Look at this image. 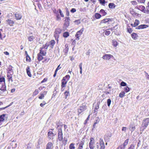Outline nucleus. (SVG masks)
I'll return each mask as SVG.
<instances>
[{
    "label": "nucleus",
    "mask_w": 149,
    "mask_h": 149,
    "mask_svg": "<svg viewBox=\"0 0 149 149\" xmlns=\"http://www.w3.org/2000/svg\"><path fill=\"white\" fill-rule=\"evenodd\" d=\"M100 104V102H97V106H96L95 108L94 109V112L95 113H97V111H96L97 110V109L99 108V105Z\"/></svg>",
    "instance_id": "obj_23"
},
{
    "label": "nucleus",
    "mask_w": 149,
    "mask_h": 149,
    "mask_svg": "<svg viewBox=\"0 0 149 149\" xmlns=\"http://www.w3.org/2000/svg\"><path fill=\"white\" fill-rule=\"evenodd\" d=\"M113 57V56L109 54H106L103 55L102 57L103 59L106 60H109L111 58Z\"/></svg>",
    "instance_id": "obj_11"
},
{
    "label": "nucleus",
    "mask_w": 149,
    "mask_h": 149,
    "mask_svg": "<svg viewBox=\"0 0 149 149\" xmlns=\"http://www.w3.org/2000/svg\"><path fill=\"white\" fill-rule=\"evenodd\" d=\"M100 13L103 16H105L107 14L106 12L103 9H101L100 11Z\"/></svg>",
    "instance_id": "obj_38"
},
{
    "label": "nucleus",
    "mask_w": 149,
    "mask_h": 149,
    "mask_svg": "<svg viewBox=\"0 0 149 149\" xmlns=\"http://www.w3.org/2000/svg\"><path fill=\"white\" fill-rule=\"evenodd\" d=\"M1 83V84H5V79L3 77H1L0 75V84Z\"/></svg>",
    "instance_id": "obj_29"
},
{
    "label": "nucleus",
    "mask_w": 149,
    "mask_h": 149,
    "mask_svg": "<svg viewBox=\"0 0 149 149\" xmlns=\"http://www.w3.org/2000/svg\"><path fill=\"white\" fill-rule=\"evenodd\" d=\"M129 139H127L124 142L123 144L119 145L116 149H125L126 146L128 144Z\"/></svg>",
    "instance_id": "obj_3"
},
{
    "label": "nucleus",
    "mask_w": 149,
    "mask_h": 149,
    "mask_svg": "<svg viewBox=\"0 0 149 149\" xmlns=\"http://www.w3.org/2000/svg\"><path fill=\"white\" fill-rule=\"evenodd\" d=\"M87 108V107L86 105H82L79 107L78 109V115H79L81 113L84 111Z\"/></svg>",
    "instance_id": "obj_8"
},
{
    "label": "nucleus",
    "mask_w": 149,
    "mask_h": 149,
    "mask_svg": "<svg viewBox=\"0 0 149 149\" xmlns=\"http://www.w3.org/2000/svg\"><path fill=\"white\" fill-rule=\"evenodd\" d=\"M15 17L17 20H19L21 19L22 15L20 14L16 13L15 14Z\"/></svg>",
    "instance_id": "obj_15"
},
{
    "label": "nucleus",
    "mask_w": 149,
    "mask_h": 149,
    "mask_svg": "<svg viewBox=\"0 0 149 149\" xmlns=\"http://www.w3.org/2000/svg\"><path fill=\"white\" fill-rule=\"evenodd\" d=\"M137 9L144 12V13H146L145 8L144 6H140L139 8H137Z\"/></svg>",
    "instance_id": "obj_20"
},
{
    "label": "nucleus",
    "mask_w": 149,
    "mask_h": 149,
    "mask_svg": "<svg viewBox=\"0 0 149 149\" xmlns=\"http://www.w3.org/2000/svg\"><path fill=\"white\" fill-rule=\"evenodd\" d=\"M7 77L9 80H11L12 82L13 81L12 74H8L7 75Z\"/></svg>",
    "instance_id": "obj_37"
},
{
    "label": "nucleus",
    "mask_w": 149,
    "mask_h": 149,
    "mask_svg": "<svg viewBox=\"0 0 149 149\" xmlns=\"http://www.w3.org/2000/svg\"><path fill=\"white\" fill-rule=\"evenodd\" d=\"M6 90V86L4 84H0V94Z\"/></svg>",
    "instance_id": "obj_7"
},
{
    "label": "nucleus",
    "mask_w": 149,
    "mask_h": 149,
    "mask_svg": "<svg viewBox=\"0 0 149 149\" xmlns=\"http://www.w3.org/2000/svg\"><path fill=\"white\" fill-rule=\"evenodd\" d=\"M132 38L134 39H136L138 37L137 34L135 33H133L131 34Z\"/></svg>",
    "instance_id": "obj_28"
},
{
    "label": "nucleus",
    "mask_w": 149,
    "mask_h": 149,
    "mask_svg": "<svg viewBox=\"0 0 149 149\" xmlns=\"http://www.w3.org/2000/svg\"><path fill=\"white\" fill-rule=\"evenodd\" d=\"M149 123V118H147L143 120L142 124V126L145 129L148 125Z\"/></svg>",
    "instance_id": "obj_10"
},
{
    "label": "nucleus",
    "mask_w": 149,
    "mask_h": 149,
    "mask_svg": "<svg viewBox=\"0 0 149 149\" xmlns=\"http://www.w3.org/2000/svg\"><path fill=\"white\" fill-rule=\"evenodd\" d=\"M111 103V100L110 99H108L107 100V103L108 106L109 107Z\"/></svg>",
    "instance_id": "obj_46"
},
{
    "label": "nucleus",
    "mask_w": 149,
    "mask_h": 149,
    "mask_svg": "<svg viewBox=\"0 0 149 149\" xmlns=\"http://www.w3.org/2000/svg\"><path fill=\"white\" fill-rule=\"evenodd\" d=\"M68 80L65 79V78H63L61 81V87H64L66 86V84H67Z\"/></svg>",
    "instance_id": "obj_12"
},
{
    "label": "nucleus",
    "mask_w": 149,
    "mask_h": 149,
    "mask_svg": "<svg viewBox=\"0 0 149 149\" xmlns=\"http://www.w3.org/2000/svg\"><path fill=\"white\" fill-rule=\"evenodd\" d=\"M76 39L74 40L72 43V45L74 47L75 46L76 43Z\"/></svg>",
    "instance_id": "obj_55"
},
{
    "label": "nucleus",
    "mask_w": 149,
    "mask_h": 149,
    "mask_svg": "<svg viewBox=\"0 0 149 149\" xmlns=\"http://www.w3.org/2000/svg\"><path fill=\"white\" fill-rule=\"evenodd\" d=\"M47 5L48 7H50L51 6L52 4V3L49 0L47 1Z\"/></svg>",
    "instance_id": "obj_42"
},
{
    "label": "nucleus",
    "mask_w": 149,
    "mask_h": 149,
    "mask_svg": "<svg viewBox=\"0 0 149 149\" xmlns=\"http://www.w3.org/2000/svg\"><path fill=\"white\" fill-rule=\"evenodd\" d=\"M95 18L97 19H99L101 17V15L98 13H96L95 15Z\"/></svg>",
    "instance_id": "obj_34"
},
{
    "label": "nucleus",
    "mask_w": 149,
    "mask_h": 149,
    "mask_svg": "<svg viewBox=\"0 0 149 149\" xmlns=\"http://www.w3.org/2000/svg\"><path fill=\"white\" fill-rule=\"evenodd\" d=\"M148 27V26L146 24L141 25L136 28V29H141L146 28Z\"/></svg>",
    "instance_id": "obj_13"
},
{
    "label": "nucleus",
    "mask_w": 149,
    "mask_h": 149,
    "mask_svg": "<svg viewBox=\"0 0 149 149\" xmlns=\"http://www.w3.org/2000/svg\"><path fill=\"white\" fill-rule=\"evenodd\" d=\"M70 149H75L74 144L73 143H71L69 146Z\"/></svg>",
    "instance_id": "obj_43"
},
{
    "label": "nucleus",
    "mask_w": 149,
    "mask_h": 149,
    "mask_svg": "<svg viewBox=\"0 0 149 149\" xmlns=\"http://www.w3.org/2000/svg\"><path fill=\"white\" fill-rule=\"evenodd\" d=\"M129 129L132 132L135 129V126L133 124L131 123L129 125Z\"/></svg>",
    "instance_id": "obj_16"
},
{
    "label": "nucleus",
    "mask_w": 149,
    "mask_h": 149,
    "mask_svg": "<svg viewBox=\"0 0 149 149\" xmlns=\"http://www.w3.org/2000/svg\"><path fill=\"white\" fill-rule=\"evenodd\" d=\"M66 15L67 16H69V12L68 10V8H66Z\"/></svg>",
    "instance_id": "obj_57"
},
{
    "label": "nucleus",
    "mask_w": 149,
    "mask_h": 149,
    "mask_svg": "<svg viewBox=\"0 0 149 149\" xmlns=\"http://www.w3.org/2000/svg\"><path fill=\"white\" fill-rule=\"evenodd\" d=\"M130 13L133 15H135L137 14L134 11V10L132 8L130 9Z\"/></svg>",
    "instance_id": "obj_27"
},
{
    "label": "nucleus",
    "mask_w": 149,
    "mask_h": 149,
    "mask_svg": "<svg viewBox=\"0 0 149 149\" xmlns=\"http://www.w3.org/2000/svg\"><path fill=\"white\" fill-rule=\"evenodd\" d=\"M84 141H81L79 145L83 147V146L84 144Z\"/></svg>",
    "instance_id": "obj_58"
},
{
    "label": "nucleus",
    "mask_w": 149,
    "mask_h": 149,
    "mask_svg": "<svg viewBox=\"0 0 149 149\" xmlns=\"http://www.w3.org/2000/svg\"><path fill=\"white\" fill-rule=\"evenodd\" d=\"M53 144L51 142L48 143L46 146V149H52V148Z\"/></svg>",
    "instance_id": "obj_19"
},
{
    "label": "nucleus",
    "mask_w": 149,
    "mask_h": 149,
    "mask_svg": "<svg viewBox=\"0 0 149 149\" xmlns=\"http://www.w3.org/2000/svg\"><path fill=\"white\" fill-rule=\"evenodd\" d=\"M64 94H65V98L66 99L68 96H70V94L69 91H66L64 93Z\"/></svg>",
    "instance_id": "obj_40"
},
{
    "label": "nucleus",
    "mask_w": 149,
    "mask_h": 149,
    "mask_svg": "<svg viewBox=\"0 0 149 149\" xmlns=\"http://www.w3.org/2000/svg\"><path fill=\"white\" fill-rule=\"evenodd\" d=\"M49 44V46L52 49L53 47L55 44V41L54 40H51L48 43Z\"/></svg>",
    "instance_id": "obj_18"
},
{
    "label": "nucleus",
    "mask_w": 149,
    "mask_h": 149,
    "mask_svg": "<svg viewBox=\"0 0 149 149\" xmlns=\"http://www.w3.org/2000/svg\"><path fill=\"white\" fill-rule=\"evenodd\" d=\"M62 29L59 28H58L55 29L54 32V36L55 38V40L58 42V40L59 34L61 33Z\"/></svg>",
    "instance_id": "obj_1"
},
{
    "label": "nucleus",
    "mask_w": 149,
    "mask_h": 149,
    "mask_svg": "<svg viewBox=\"0 0 149 149\" xmlns=\"http://www.w3.org/2000/svg\"><path fill=\"white\" fill-rule=\"evenodd\" d=\"M96 148L97 149H104L105 146L104 143L102 139L100 138V143H96Z\"/></svg>",
    "instance_id": "obj_2"
},
{
    "label": "nucleus",
    "mask_w": 149,
    "mask_h": 149,
    "mask_svg": "<svg viewBox=\"0 0 149 149\" xmlns=\"http://www.w3.org/2000/svg\"><path fill=\"white\" fill-rule=\"evenodd\" d=\"M54 135V134L52 131H49L48 133V136L49 139H53Z\"/></svg>",
    "instance_id": "obj_14"
},
{
    "label": "nucleus",
    "mask_w": 149,
    "mask_h": 149,
    "mask_svg": "<svg viewBox=\"0 0 149 149\" xmlns=\"http://www.w3.org/2000/svg\"><path fill=\"white\" fill-rule=\"evenodd\" d=\"M33 147V145L29 143L28 144L26 149H31Z\"/></svg>",
    "instance_id": "obj_45"
},
{
    "label": "nucleus",
    "mask_w": 149,
    "mask_h": 149,
    "mask_svg": "<svg viewBox=\"0 0 149 149\" xmlns=\"http://www.w3.org/2000/svg\"><path fill=\"white\" fill-rule=\"evenodd\" d=\"M7 23L10 25V26L13 25V24H14V22L10 19H8L6 20Z\"/></svg>",
    "instance_id": "obj_21"
},
{
    "label": "nucleus",
    "mask_w": 149,
    "mask_h": 149,
    "mask_svg": "<svg viewBox=\"0 0 149 149\" xmlns=\"http://www.w3.org/2000/svg\"><path fill=\"white\" fill-rule=\"evenodd\" d=\"M46 104V102L43 101L42 102V103H41L40 104V105L41 107H43L45 104Z\"/></svg>",
    "instance_id": "obj_61"
},
{
    "label": "nucleus",
    "mask_w": 149,
    "mask_h": 149,
    "mask_svg": "<svg viewBox=\"0 0 149 149\" xmlns=\"http://www.w3.org/2000/svg\"><path fill=\"white\" fill-rule=\"evenodd\" d=\"M110 33V32L109 31H106L105 32V34L107 36L109 35Z\"/></svg>",
    "instance_id": "obj_59"
},
{
    "label": "nucleus",
    "mask_w": 149,
    "mask_h": 149,
    "mask_svg": "<svg viewBox=\"0 0 149 149\" xmlns=\"http://www.w3.org/2000/svg\"><path fill=\"white\" fill-rule=\"evenodd\" d=\"M58 137L59 141H61L63 139V133L62 129L60 128L59 129L58 133Z\"/></svg>",
    "instance_id": "obj_9"
},
{
    "label": "nucleus",
    "mask_w": 149,
    "mask_h": 149,
    "mask_svg": "<svg viewBox=\"0 0 149 149\" xmlns=\"http://www.w3.org/2000/svg\"><path fill=\"white\" fill-rule=\"evenodd\" d=\"M111 21V19L108 18V19H105L102 20H101V23H105L107 22H108L109 21Z\"/></svg>",
    "instance_id": "obj_25"
},
{
    "label": "nucleus",
    "mask_w": 149,
    "mask_h": 149,
    "mask_svg": "<svg viewBox=\"0 0 149 149\" xmlns=\"http://www.w3.org/2000/svg\"><path fill=\"white\" fill-rule=\"evenodd\" d=\"M111 136V134L110 133H109L107 134L104 136V138L105 139H106V137L108 138V139H109L110 138Z\"/></svg>",
    "instance_id": "obj_39"
},
{
    "label": "nucleus",
    "mask_w": 149,
    "mask_h": 149,
    "mask_svg": "<svg viewBox=\"0 0 149 149\" xmlns=\"http://www.w3.org/2000/svg\"><path fill=\"white\" fill-rule=\"evenodd\" d=\"M39 93V91L38 89H36L33 94V96H35L37 95Z\"/></svg>",
    "instance_id": "obj_41"
},
{
    "label": "nucleus",
    "mask_w": 149,
    "mask_h": 149,
    "mask_svg": "<svg viewBox=\"0 0 149 149\" xmlns=\"http://www.w3.org/2000/svg\"><path fill=\"white\" fill-rule=\"evenodd\" d=\"M70 77V76L69 75H66L65 77H63V78H65V79L66 80H68V81L69 80Z\"/></svg>",
    "instance_id": "obj_47"
},
{
    "label": "nucleus",
    "mask_w": 149,
    "mask_h": 149,
    "mask_svg": "<svg viewBox=\"0 0 149 149\" xmlns=\"http://www.w3.org/2000/svg\"><path fill=\"white\" fill-rule=\"evenodd\" d=\"M69 36V33L67 32H65L63 33V36L64 38H67Z\"/></svg>",
    "instance_id": "obj_32"
},
{
    "label": "nucleus",
    "mask_w": 149,
    "mask_h": 149,
    "mask_svg": "<svg viewBox=\"0 0 149 149\" xmlns=\"http://www.w3.org/2000/svg\"><path fill=\"white\" fill-rule=\"evenodd\" d=\"M31 60V58L30 57L28 56V54H27V55H26V61H30V60Z\"/></svg>",
    "instance_id": "obj_50"
},
{
    "label": "nucleus",
    "mask_w": 149,
    "mask_h": 149,
    "mask_svg": "<svg viewBox=\"0 0 149 149\" xmlns=\"http://www.w3.org/2000/svg\"><path fill=\"white\" fill-rule=\"evenodd\" d=\"M100 3L102 4L103 5L104 4L105 2V0H98Z\"/></svg>",
    "instance_id": "obj_53"
},
{
    "label": "nucleus",
    "mask_w": 149,
    "mask_h": 149,
    "mask_svg": "<svg viewBox=\"0 0 149 149\" xmlns=\"http://www.w3.org/2000/svg\"><path fill=\"white\" fill-rule=\"evenodd\" d=\"M109 8L110 9L114 8L116 6L113 3H110L108 5Z\"/></svg>",
    "instance_id": "obj_24"
},
{
    "label": "nucleus",
    "mask_w": 149,
    "mask_h": 149,
    "mask_svg": "<svg viewBox=\"0 0 149 149\" xmlns=\"http://www.w3.org/2000/svg\"><path fill=\"white\" fill-rule=\"evenodd\" d=\"M6 114H3L0 116V123H1L3 121L5 120V117ZM1 124L0 123V125Z\"/></svg>",
    "instance_id": "obj_22"
},
{
    "label": "nucleus",
    "mask_w": 149,
    "mask_h": 149,
    "mask_svg": "<svg viewBox=\"0 0 149 149\" xmlns=\"http://www.w3.org/2000/svg\"><path fill=\"white\" fill-rule=\"evenodd\" d=\"M26 70L27 74L28 76L30 77H31L32 75L31 73L30 67L29 66H28L26 68Z\"/></svg>",
    "instance_id": "obj_17"
},
{
    "label": "nucleus",
    "mask_w": 149,
    "mask_h": 149,
    "mask_svg": "<svg viewBox=\"0 0 149 149\" xmlns=\"http://www.w3.org/2000/svg\"><path fill=\"white\" fill-rule=\"evenodd\" d=\"M125 92L122 91L119 94V97L121 98H122L125 96Z\"/></svg>",
    "instance_id": "obj_35"
},
{
    "label": "nucleus",
    "mask_w": 149,
    "mask_h": 149,
    "mask_svg": "<svg viewBox=\"0 0 149 149\" xmlns=\"http://www.w3.org/2000/svg\"><path fill=\"white\" fill-rule=\"evenodd\" d=\"M58 10L61 16L62 17H64V15L63 13H62L61 10L60 9H59Z\"/></svg>",
    "instance_id": "obj_54"
},
{
    "label": "nucleus",
    "mask_w": 149,
    "mask_h": 149,
    "mask_svg": "<svg viewBox=\"0 0 149 149\" xmlns=\"http://www.w3.org/2000/svg\"><path fill=\"white\" fill-rule=\"evenodd\" d=\"M40 96L39 97V98L40 99H42L44 98L45 95L42 93L40 94Z\"/></svg>",
    "instance_id": "obj_51"
},
{
    "label": "nucleus",
    "mask_w": 149,
    "mask_h": 149,
    "mask_svg": "<svg viewBox=\"0 0 149 149\" xmlns=\"http://www.w3.org/2000/svg\"><path fill=\"white\" fill-rule=\"evenodd\" d=\"M79 10L81 12H84L86 10V8H80L79 9Z\"/></svg>",
    "instance_id": "obj_60"
},
{
    "label": "nucleus",
    "mask_w": 149,
    "mask_h": 149,
    "mask_svg": "<svg viewBox=\"0 0 149 149\" xmlns=\"http://www.w3.org/2000/svg\"><path fill=\"white\" fill-rule=\"evenodd\" d=\"M34 39L35 37L33 36H29L28 38L29 41L31 42H33Z\"/></svg>",
    "instance_id": "obj_33"
},
{
    "label": "nucleus",
    "mask_w": 149,
    "mask_h": 149,
    "mask_svg": "<svg viewBox=\"0 0 149 149\" xmlns=\"http://www.w3.org/2000/svg\"><path fill=\"white\" fill-rule=\"evenodd\" d=\"M39 54H40V55H42V56H44L46 55V52H44L42 50H40V53Z\"/></svg>",
    "instance_id": "obj_36"
},
{
    "label": "nucleus",
    "mask_w": 149,
    "mask_h": 149,
    "mask_svg": "<svg viewBox=\"0 0 149 149\" xmlns=\"http://www.w3.org/2000/svg\"><path fill=\"white\" fill-rule=\"evenodd\" d=\"M90 141L89 143V147L91 149H94L95 144V140L94 138L91 137L90 138Z\"/></svg>",
    "instance_id": "obj_5"
},
{
    "label": "nucleus",
    "mask_w": 149,
    "mask_h": 149,
    "mask_svg": "<svg viewBox=\"0 0 149 149\" xmlns=\"http://www.w3.org/2000/svg\"><path fill=\"white\" fill-rule=\"evenodd\" d=\"M144 72L145 73L146 76V77L147 79H148L149 80V75L145 71Z\"/></svg>",
    "instance_id": "obj_64"
},
{
    "label": "nucleus",
    "mask_w": 149,
    "mask_h": 149,
    "mask_svg": "<svg viewBox=\"0 0 149 149\" xmlns=\"http://www.w3.org/2000/svg\"><path fill=\"white\" fill-rule=\"evenodd\" d=\"M49 46V44L48 43H46L45 45H44V47L43 48H44L45 49H47L48 48V47Z\"/></svg>",
    "instance_id": "obj_56"
},
{
    "label": "nucleus",
    "mask_w": 149,
    "mask_h": 149,
    "mask_svg": "<svg viewBox=\"0 0 149 149\" xmlns=\"http://www.w3.org/2000/svg\"><path fill=\"white\" fill-rule=\"evenodd\" d=\"M131 3L133 5H136L137 4V3L136 1H131Z\"/></svg>",
    "instance_id": "obj_62"
},
{
    "label": "nucleus",
    "mask_w": 149,
    "mask_h": 149,
    "mask_svg": "<svg viewBox=\"0 0 149 149\" xmlns=\"http://www.w3.org/2000/svg\"><path fill=\"white\" fill-rule=\"evenodd\" d=\"M123 90H124V91L125 92H128L129 91H130V88L129 87H128L127 86H126L125 87H124L123 88Z\"/></svg>",
    "instance_id": "obj_31"
},
{
    "label": "nucleus",
    "mask_w": 149,
    "mask_h": 149,
    "mask_svg": "<svg viewBox=\"0 0 149 149\" xmlns=\"http://www.w3.org/2000/svg\"><path fill=\"white\" fill-rule=\"evenodd\" d=\"M56 20L57 21H60L61 20V19L58 14H57L56 15Z\"/></svg>",
    "instance_id": "obj_44"
},
{
    "label": "nucleus",
    "mask_w": 149,
    "mask_h": 149,
    "mask_svg": "<svg viewBox=\"0 0 149 149\" xmlns=\"http://www.w3.org/2000/svg\"><path fill=\"white\" fill-rule=\"evenodd\" d=\"M84 30V29L82 28L81 30L77 32L75 35V37L76 38L75 39L77 40H79V37L82 33Z\"/></svg>",
    "instance_id": "obj_4"
},
{
    "label": "nucleus",
    "mask_w": 149,
    "mask_h": 149,
    "mask_svg": "<svg viewBox=\"0 0 149 149\" xmlns=\"http://www.w3.org/2000/svg\"><path fill=\"white\" fill-rule=\"evenodd\" d=\"M139 21L137 19H136L135 20L134 24H132L131 25L135 27L137 26L139 24Z\"/></svg>",
    "instance_id": "obj_26"
},
{
    "label": "nucleus",
    "mask_w": 149,
    "mask_h": 149,
    "mask_svg": "<svg viewBox=\"0 0 149 149\" xmlns=\"http://www.w3.org/2000/svg\"><path fill=\"white\" fill-rule=\"evenodd\" d=\"M74 22L76 24L78 25L80 23V21L79 20H77L74 21Z\"/></svg>",
    "instance_id": "obj_52"
},
{
    "label": "nucleus",
    "mask_w": 149,
    "mask_h": 149,
    "mask_svg": "<svg viewBox=\"0 0 149 149\" xmlns=\"http://www.w3.org/2000/svg\"><path fill=\"white\" fill-rule=\"evenodd\" d=\"M43 58L42 56L40 54H38V59L39 61H41Z\"/></svg>",
    "instance_id": "obj_30"
},
{
    "label": "nucleus",
    "mask_w": 149,
    "mask_h": 149,
    "mask_svg": "<svg viewBox=\"0 0 149 149\" xmlns=\"http://www.w3.org/2000/svg\"><path fill=\"white\" fill-rule=\"evenodd\" d=\"M127 85V84L123 81L121 82L120 84V86H126Z\"/></svg>",
    "instance_id": "obj_48"
},
{
    "label": "nucleus",
    "mask_w": 149,
    "mask_h": 149,
    "mask_svg": "<svg viewBox=\"0 0 149 149\" xmlns=\"http://www.w3.org/2000/svg\"><path fill=\"white\" fill-rule=\"evenodd\" d=\"M135 148V146L134 144H131L128 149H134Z\"/></svg>",
    "instance_id": "obj_49"
},
{
    "label": "nucleus",
    "mask_w": 149,
    "mask_h": 149,
    "mask_svg": "<svg viewBox=\"0 0 149 149\" xmlns=\"http://www.w3.org/2000/svg\"><path fill=\"white\" fill-rule=\"evenodd\" d=\"M65 22L64 24V26L65 28L68 27L69 25L70 22V18L69 17H66L65 18Z\"/></svg>",
    "instance_id": "obj_6"
},
{
    "label": "nucleus",
    "mask_w": 149,
    "mask_h": 149,
    "mask_svg": "<svg viewBox=\"0 0 149 149\" xmlns=\"http://www.w3.org/2000/svg\"><path fill=\"white\" fill-rule=\"evenodd\" d=\"M76 11V9L74 8H72L70 10V12L72 13H74Z\"/></svg>",
    "instance_id": "obj_63"
}]
</instances>
